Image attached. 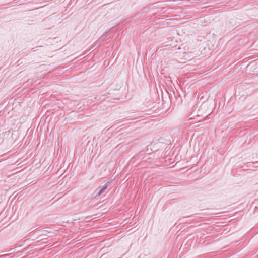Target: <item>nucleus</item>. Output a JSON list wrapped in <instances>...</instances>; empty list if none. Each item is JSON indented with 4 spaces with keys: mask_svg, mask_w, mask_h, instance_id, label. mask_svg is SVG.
Listing matches in <instances>:
<instances>
[{
    "mask_svg": "<svg viewBox=\"0 0 258 258\" xmlns=\"http://www.w3.org/2000/svg\"><path fill=\"white\" fill-rule=\"evenodd\" d=\"M108 32H106L104 33L96 42L95 45L99 44V43L101 41H103L105 39V38L108 36Z\"/></svg>",
    "mask_w": 258,
    "mask_h": 258,
    "instance_id": "nucleus-1",
    "label": "nucleus"
},
{
    "mask_svg": "<svg viewBox=\"0 0 258 258\" xmlns=\"http://www.w3.org/2000/svg\"><path fill=\"white\" fill-rule=\"evenodd\" d=\"M106 186H103L98 192V194L96 195V196H99L106 189Z\"/></svg>",
    "mask_w": 258,
    "mask_h": 258,
    "instance_id": "nucleus-2",
    "label": "nucleus"
},
{
    "mask_svg": "<svg viewBox=\"0 0 258 258\" xmlns=\"http://www.w3.org/2000/svg\"><path fill=\"white\" fill-rule=\"evenodd\" d=\"M91 201V199H87L84 201L83 203L85 205H88L90 203Z\"/></svg>",
    "mask_w": 258,
    "mask_h": 258,
    "instance_id": "nucleus-3",
    "label": "nucleus"
},
{
    "mask_svg": "<svg viewBox=\"0 0 258 258\" xmlns=\"http://www.w3.org/2000/svg\"><path fill=\"white\" fill-rule=\"evenodd\" d=\"M112 182V180L111 179H109L105 184V185H104V186H106V188H107L109 186H110V185L111 184V183Z\"/></svg>",
    "mask_w": 258,
    "mask_h": 258,
    "instance_id": "nucleus-4",
    "label": "nucleus"
}]
</instances>
